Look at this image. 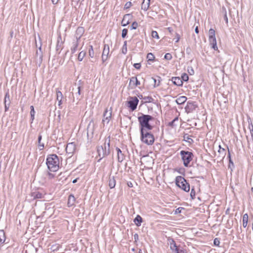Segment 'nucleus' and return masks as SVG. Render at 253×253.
Listing matches in <instances>:
<instances>
[{
  "mask_svg": "<svg viewBox=\"0 0 253 253\" xmlns=\"http://www.w3.org/2000/svg\"><path fill=\"white\" fill-rule=\"evenodd\" d=\"M151 36L153 38H156L157 39H159V37L158 33L155 31H153L151 33Z\"/></svg>",
  "mask_w": 253,
  "mask_h": 253,
  "instance_id": "38",
  "label": "nucleus"
},
{
  "mask_svg": "<svg viewBox=\"0 0 253 253\" xmlns=\"http://www.w3.org/2000/svg\"><path fill=\"white\" fill-rule=\"evenodd\" d=\"M4 104H10V95L8 92H7L5 93V97L4 99Z\"/></svg>",
  "mask_w": 253,
  "mask_h": 253,
  "instance_id": "27",
  "label": "nucleus"
},
{
  "mask_svg": "<svg viewBox=\"0 0 253 253\" xmlns=\"http://www.w3.org/2000/svg\"><path fill=\"white\" fill-rule=\"evenodd\" d=\"M116 150L117 151L118 161L122 162L124 159V155L119 148H117Z\"/></svg>",
  "mask_w": 253,
  "mask_h": 253,
  "instance_id": "20",
  "label": "nucleus"
},
{
  "mask_svg": "<svg viewBox=\"0 0 253 253\" xmlns=\"http://www.w3.org/2000/svg\"><path fill=\"white\" fill-rule=\"evenodd\" d=\"M78 41H76L73 43V45L71 47V50L72 54L74 53L78 49Z\"/></svg>",
  "mask_w": 253,
  "mask_h": 253,
  "instance_id": "25",
  "label": "nucleus"
},
{
  "mask_svg": "<svg viewBox=\"0 0 253 253\" xmlns=\"http://www.w3.org/2000/svg\"><path fill=\"white\" fill-rule=\"evenodd\" d=\"M175 183L176 185L181 189L186 192H189L190 190V185L187 182L186 179L181 176H177L175 178Z\"/></svg>",
  "mask_w": 253,
  "mask_h": 253,
  "instance_id": "5",
  "label": "nucleus"
},
{
  "mask_svg": "<svg viewBox=\"0 0 253 253\" xmlns=\"http://www.w3.org/2000/svg\"><path fill=\"white\" fill-rule=\"evenodd\" d=\"M59 159L57 155L53 154L47 157L46 164L50 171L55 172L59 169Z\"/></svg>",
  "mask_w": 253,
  "mask_h": 253,
  "instance_id": "1",
  "label": "nucleus"
},
{
  "mask_svg": "<svg viewBox=\"0 0 253 253\" xmlns=\"http://www.w3.org/2000/svg\"><path fill=\"white\" fill-rule=\"evenodd\" d=\"M109 53V46L108 44H105L102 54V60L104 62L107 60Z\"/></svg>",
  "mask_w": 253,
  "mask_h": 253,
  "instance_id": "11",
  "label": "nucleus"
},
{
  "mask_svg": "<svg viewBox=\"0 0 253 253\" xmlns=\"http://www.w3.org/2000/svg\"><path fill=\"white\" fill-rule=\"evenodd\" d=\"M63 95L62 92L59 90H56V99L58 102V105L60 106L62 104V99Z\"/></svg>",
  "mask_w": 253,
  "mask_h": 253,
  "instance_id": "19",
  "label": "nucleus"
},
{
  "mask_svg": "<svg viewBox=\"0 0 253 253\" xmlns=\"http://www.w3.org/2000/svg\"><path fill=\"white\" fill-rule=\"evenodd\" d=\"M142 221V218L139 215H137L134 219V222L137 226H140Z\"/></svg>",
  "mask_w": 253,
  "mask_h": 253,
  "instance_id": "23",
  "label": "nucleus"
},
{
  "mask_svg": "<svg viewBox=\"0 0 253 253\" xmlns=\"http://www.w3.org/2000/svg\"><path fill=\"white\" fill-rule=\"evenodd\" d=\"M141 140L147 145H152L154 142V137L153 135L146 130H141Z\"/></svg>",
  "mask_w": 253,
  "mask_h": 253,
  "instance_id": "4",
  "label": "nucleus"
},
{
  "mask_svg": "<svg viewBox=\"0 0 253 253\" xmlns=\"http://www.w3.org/2000/svg\"><path fill=\"white\" fill-rule=\"evenodd\" d=\"M77 94H78V95H80L81 94V87L80 86L78 87Z\"/></svg>",
  "mask_w": 253,
  "mask_h": 253,
  "instance_id": "56",
  "label": "nucleus"
},
{
  "mask_svg": "<svg viewBox=\"0 0 253 253\" xmlns=\"http://www.w3.org/2000/svg\"><path fill=\"white\" fill-rule=\"evenodd\" d=\"M127 185L130 187H132L133 186L132 183L131 182L128 183Z\"/></svg>",
  "mask_w": 253,
  "mask_h": 253,
  "instance_id": "61",
  "label": "nucleus"
},
{
  "mask_svg": "<svg viewBox=\"0 0 253 253\" xmlns=\"http://www.w3.org/2000/svg\"><path fill=\"white\" fill-rule=\"evenodd\" d=\"M84 33V29L83 27H79L77 29L75 34L76 41H78L81 38Z\"/></svg>",
  "mask_w": 253,
  "mask_h": 253,
  "instance_id": "13",
  "label": "nucleus"
},
{
  "mask_svg": "<svg viewBox=\"0 0 253 253\" xmlns=\"http://www.w3.org/2000/svg\"><path fill=\"white\" fill-rule=\"evenodd\" d=\"M195 191L194 190V188H192L191 189V193H190V196H191V197L192 199H194L195 198Z\"/></svg>",
  "mask_w": 253,
  "mask_h": 253,
  "instance_id": "44",
  "label": "nucleus"
},
{
  "mask_svg": "<svg viewBox=\"0 0 253 253\" xmlns=\"http://www.w3.org/2000/svg\"><path fill=\"white\" fill-rule=\"evenodd\" d=\"M116 185V180L114 178V176H112V177H111L110 176L109 177V186L110 187V188H113L115 187Z\"/></svg>",
  "mask_w": 253,
  "mask_h": 253,
  "instance_id": "21",
  "label": "nucleus"
},
{
  "mask_svg": "<svg viewBox=\"0 0 253 253\" xmlns=\"http://www.w3.org/2000/svg\"><path fill=\"white\" fill-rule=\"evenodd\" d=\"M181 79L184 81H187L189 79V77L187 74L184 73L181 76Z\"/></svg>",
  "mask_w": 253,
  "mask_h": 253,
  "instance_id": "40",
  "label": "nucleus"
},
{
  "mask_svg": "<svg viewBox=\"0 0 253 253\" xmlns=\"http://www.w3.org/2000/svg\"><path fill=\"white\" fill-rule=\"evenodd\" d=\"M168 30L169 33H171L172 32V30L171 28L169 27L168 28Z\"/></svg>",
  "mask_w": 253,
  "mask_h": 253,
  "instance_id": "62",
  "label": "nucleus"
},
{
  "mask_svg": "<svg viewBox=\"0 0 253 253\" xmlns=\"http://www.w3.org/2000/svg\"><path fill=\"white\" fill-rule=\"evenodd\" d=\"M127 33V30L126 29H124L122 30V37L123 38H125Z\"/></svg>",
  "mask_w": 253,
  "mask_h": 253,
  "instance_id": "42",
  "label": "nucleus"
},
{
  "mask_svg": "<svg viewBox=\"0 0 253 253\" xmlns=\"http://www.w3.org/2000/svg\"><path fill=\"white\" fill-rule=\"evenodd\" d=\"M134 239L135 240V241H136L138 240V235L137 234H135L134 235Z\"/></svg>",
  "mask_w": 253,
  "mask_h": 253,
  "instance_id": "54",
  "label": "nucleus"
},
{
  "mask_svg": "<svg viewBox=\"0 0 253 253\" xmlns=\"http://www.w3.org/2000/svg\"><path fill=\"white\" fill-rule=\"evenodd\" d=\"M252 129H250V132H251V134L252 137L253 139V126H252ZM250 129H251V128H250Z\"/></svg>",
  "mask_w": 253,
  "mask_h": 253,
  "instance_id": "57",
  "label": "nucleus"
},
{
  "mask_svg": "<svg viewBox=\"0 0 253 253\" xmlns=\"http://www.w3.org/2000/svg\"><path fill=\"white\" fill-rule=\"evenodd\" d=\"M91 123H90L88 125V127H87V131L88 132L89 131V129H90L91 130V133L92 134L93 133V129L92 128H90L91 127Z\"/></svg>",
  "mask_w": 253,
  "mask_h": 253,
  "instance_id": "53",
  "label": "nucleus"
},
{
  "mask_svg": "<svg viewBox=\"0 0 253 253\" xmlns=\"http://www.w3.org/2000/svg\"><path fill=\"white\" fill-rule=\"evenodd\" d=\"M77 181V179H75L73 180V183H76Z\"/></svg>",
  "mask_w": 253,
  "mask_h": 253,
  "instance_id": "64",
  "label": "nucleus"
},
{
  "mask_svg": "<svg viewBox=\"0 0 253 253\" xmlns=\"http://www.w3.org/2000/svg\"><path fill=\"white\" fill-rule=\"evenodd\" d=\"M30 109H31V111H30L31 118L32 121L33 122L34 120L35 111L34 110V107L33 106H31Z\"/></svg>",
  "mask_w": 253,
  "mask_h": 253,
  "instance_id": "30",
  "label": "nucleus"
},
{
  "mask_svg": "<svg viewBox=\"0 0 253 253\" xmlns=\"http://www.w3.org/2000/svg\"><path fill=\"white\" fill-rule=\"evenodd\" d=\"M59 0H51L52 1V3L53 4H56L58 3V1H59Z\"/></svg>",
  "mask_w": 253,
  "mask_h": 253,
  "instance_id": "55",
  "label": "nucleus"
},
{
  "mask_svg": "<svg viewBox=\"0 0 253 253\" xmlns=\"http://www.w3.org/2000/svg\"><path fill=\"white\" fill-rule=\"evenodd\" d=\"M209 37H214L215 36V31L213 29H210L209 32Z\"/></svg>",
  "mask_w": 253,
  "mask_h": 253,
  "instance_id": "36",
  "label": "nucleus"
},
{
  "mask_svg": "<svg viewBox=\"0 0 253 253\" xmlns=\"http://www.w3.org/2000/svg\"><path fill=\"white\" fill-rule=\"evenodd\" d=\"M34 197L35 198L40 199L42 197V194H41L39 192H35V193H34Z\"/></svg>",
  "mask_w": 253,
  "mask_h": 253,
  "instance_id": "39",
  "label": "nucleus"
},
{
  "mask_svg": "<svg viewBox=\"0 0 253 253\" xmlns=\"http://www.w3.org/2000/svg\"><path fill=\"white\" fill-rule=\"evenodd\" d=\"M88 54L91 58H93L94 57V51L93 49V46L91 45H89Z\"/></svg>",
  "mask_w": 253,
  "mask_h": 253,
  "instance_id": "32",
  "label": "nucleus"
},
{
  "mask_svg": "<svg viewBox=\"0 0 253 253\" xmlns=\"http://www.w3.org/2000/svg\"><path fill=\"white\" fill-rule=\"evenodd\" d=\"M165 58L168 60H170L172 58V55L170 53H166L165 55Z\"/></svg>",
  "mask_w": 253,
  "mask_h": 253,
  "instance_id": "41",
  "label": "nucleus"
},
{
  "mask_svg": "<svg viewBox=\"0 0 253 253\" xmlns=\"http://www.w3.org/2000/svg\"><path fill=\"white\" fill-rule=\"evenodd\" d=\"M150 0H143L141 4V8L144 11H147L150 6Z\"/></svg>",
  "mask_w": 253,
  "mask_h": 253,
  "instance_id": "17",
  "label": "nucleus"
},
{
  "mask_svg": "<svg viewBox=\"0 0 253 253\" xmlns=\"http://www.w3.org/2000/svg\"><path fill=\"white\" fill-rule=\"evenodd\" d=\"M132 16L130 14H127L124 16L123 19L122 21V25L126 26L129 23V21L131 19Z\"/></svg>",
  "mask_w": 253,
  "mask_h": 253,
  "instance_id": "12",
  "label": "nucleus"
},
{
  "mask_svg": "<svg viewBox=\"0 0 253 253\" xmlns=\"http://www.w3.org/2000/svg\"><path fill=\"white\" fill-rule=\"evenodd\" d=\"M220 243V242L219 240H218L217 238H215L214 240V244L216 246H218Z\"/></svg>",
  "mask_w": 253,
  "mask_h": 253,
  "instance_id": "48",
  "label": "nucleus"
},
{
  "mask_svg": "<svg viewBox=\"0 0 253 253\" xmlns=\"http://www.w3.org/2000/svg\"><path fill=\"white\" fill-rule=\"evenodd\" d=\"M195 32L196 33L198 34L199 33V30H198V27L196 26L195 29Z\"/></svg>",
  "mask_w": 253,
  "mask_h": 253,
  "instance_id": "60",
  "label": "nucleus"
},
{
  "mask_svg": "<svg viewBox=\"0 0 253 253\" xmlns=\"http://www.w3.org/2000/svg\"><path fill=\"white\" fill-rule=\"evenodd\" d=\"M97 152L100 157L99 162L110 154V139H105L104 144L98 147Z\"/></svg>",
  "mask_w": 253,
  "mask_h": 253,
  "instance_id": "2",
  "label": "nucleus"
},
{
  "mask_svg": "<svg viewBox=\"0 0 253 253\" xmlns=\"http://www.w3.org/2000/svg\"><path fill=\"white\" fill-rule=\"evenodd\" d=\"M187 100V97L186 96H182L178 97L176 100V102L178 104H182L184 103Z\"/></svg>",
  "mask_w": 253,
  "mask_h": 253,
  "instance_id": "22",
  "label": "nucleus"
},
{
  "mask_svg": "<svg viewBox=\"0 0 253 253\" xmlns=\"http://www.w3.org/2000/svg\"><path fill=\"white\" fill-rule=\"evenodd\" d=\"M148 61H153L154 60L155 56L152 53H149L147 55Z\"/></svg>",
  "mask_w": 253,
  "mask_h": 253,
  "instance_id": "34",
  "label": "nucleus"
},
{
  "mask_svg": "<svg viewBox=\"0 0 253 253\" xmlns=\"http://www.w3.org/2000/svg\"><path fill=\"white\" fill-rule=\"evenodd\" d=\"M85 52L83 51H81L78 55V60L80 61H82L84 57L85 56Z\"/></svg>",
  "mask_w": 253,
  "mask_h": 253,
  "instance_id": "31",
  "label": "nucleus"
},
{
  "mask_svg": "<svg viewBox=\"0 0 253 253\" xmlns=\"http://www.w3.org/2000/svg\"><path fill=\"white\" fill-rule=\"evenodd\" d=\"M59 39L61 40V37H59L58 38L57 40V46H56V49L58 50L61 48V44H62V42H60Z\"/></svg>",
  "mask_w": 253,
  "mask_h": 253,
  "instance_id": "37",
  "label": "nucleus"
},
{
  "mask_svg": "<svg viewBox=\"0 0 253 253\" xmlns=\"http://www.w3.org/2000/svg\"><path fill=\"white\" fill-rule=\"evenodd\" d=\"M177 120H178V118H177V117L175 118L174 120H173L171 122H170L169 123V125L170 126H172L173 125L174 122L176 121H177Z\"/></svg>",
  "mask_w": 253,
  "mask_h": 253,
  "instance_id": "50",
  "label": "nucleus"
},
{
  "mask_svg": "<svg viewBox=\"0 0 253 253\" xmlns=\"http://www.w3.org/2000/svg\"><path fill=\"white\" fill-rule=\"evenodd\" d=\"M171 81L176 85L180 86L182 85V81L179 77H172Z\"/></svg>",
  "mask_w": 253,
  "mask_h": 253,
  "instance_id": "16",
  "label": "nucleus"
},
{
  "mask_svg": "<svg viewBox=\"0 0 253 253\" xmlns=\"http://www.w3.org/2000/svg\"><path fill=\"white\" fill-rule=\"evenodd\" d=\"M175 36H176V39L175 41V42H178L180 38V35L178 33H176Z\"/></svg>",
  "mask_w": 253,
  "mask_h": 253,
  "instance_id": "49",
  "label": "nucleus"
},
{
  "mask_svg": "<svg viewBox=\"0 0 253 253\" xmlns=\"http://www.w3.org/2000/svg\"><path fill=\"white\" fill-rule=\"evenodd\" d=\"M178 253H186V251L184 250H179L178 249Z\"/></svg>",
  "mask_w": 253,
  "mask_h": 253,
  "instance_id": "58",
  "label": "nucleus"
},
{
  "mask_svg": "<svg viewBox=\"0 0 253 253\" xmlns=\"http://www.w3.org/2000/svg\"><path fill=\"white\" fill-rule=\"evenodd\" d=\"M138 27V23L136 22H133L131 26V29H136Z\"/></svg>",
  "mask_w": 253,
  "mask_h": 253,
  "instance_id": "43",
  "label": "nucleus"
},
{
  "mask_svg": "<svg viewBox=\"0 0 253 253\" xmlns=\"http://www.w3.org/2000/svg\"><path fill=\"white\" fill-rule=\"evenodd\" d=\"M5 240V237L4 235V233L3 230L0 231V242L1 243V244H3L4 243Z\"/></svg>",
  "mask_w": 253,
  "mask_h": 253,
  "instance_id": "28",
  "label": "nucleus"
},
{
  "mask_svg": "<svg viewBox=\"0 0 253 253\" xmlns=\"http://www.w3.org/2000/svg\"><path fill=\"white\" fill-rule=\"evenodd\" d=\"M218 152L221 155V157L223 158L225 156L226 152L225 149L221 148L220 145H219V150Z\"/></svg>",
  "mask_w": 253,
  "mask_h": 253,
  "instance_id": "29",
  "label": "nucleus"
},
{
  "mask_svg": "<svg viewBox=\"0 0 253 253\" xmlns=\"http://www.w3.org/2000/svg\"><path fill=\"white\" fill-rule=\"evenodd\" d=\"M209 42L211 47L215 50H217L218 47L216 45V40L215 37H209Z\"/></svg>",
  "mask_w": 253,
  "mask_h": 253,
  "instance_id": "14",
  "label": "nucleus"
},
{
  "mask_svg": "<svg viewBox=\"0 0 253 253\" xmlns=\"http://www.w3.org/2000/svg\"><path fill=\"white\" fill-rule=\"evenodd\" d=\"M188 72L190 75H193L194 73L193 69L191 67H190V69H188Z\"/></svg>",
  "mask_w": 253,
  "mask_h": 253,
  "instance_id": "51",
  "label": "nucleus"
},
{
  "mask_svg": "<svg viewBox=\"0 0 253 253\" xmlns=\"http://www.w3.org/2000/svg\"><path fill=\"white\" fill-rule=\"evenodd\" d=\"M132 5L131 2L130 1L127 2L125 5V8L126 9H128L131 7Z\"/></svg>",
  "mask_w": 253,
  "mask_h": 253,
  "instance_id": "45",
  "label": "nucleus"
},
{
  "mask_svg": "<svg viewBox=\"0 0 253 253\" xmlns=\"http://www.w3.org/2000/svg\"><path fill=\"white\" fill-rule=\"evenodd\" d=\"M152 79L153 80V81L154 82L155 85H156V80L154 78H152Z\"/></svg>",
  "mask_w": 253,
  "mask_h": 253,
  "instance_id": "63",
  "label": "nucleus"
},
{
  "mask_svg": "<svg viewBox=\"0 0 253 253\" xmlns=\"http://www.w3.org/2000/svg\"><path fill=\"white\" fill-rule=\"evenodd\" d=\"M48 175L49 178H52L54 177V175L51 173L48 172Z\"/></svg>",
  "mask_w": 253,
  "mask_h": 253,
  "instance_id": "59",
  "label": "nucleus"
},
{
  "mask_svg": "<svg viewBox=\"0 0 253 253\" xmlns=\"http://www.w3.org/2000/svg\"><path fill=\"white\" fill-rule=\"evenodd\" d=\"M248 215L247 213H245L243 216V226L246 228L248 224Z\"/></svg>",
  "mask_w": 253,
  "mask_h": 253,
  "instance_id": "24",
  "label": "nucleus"
},
{
  "mask_svg": "<svg viewBox=\"0 0 253 253\" xmlns=\"http://www.w3.org/2000/svg\"><path fill=\"white\" fill-rule=\"evenodd\" d=\"M138 102V99L137 97H132L131 98V100L128 101V104L129 105L128 106L133 111L136 108Z\"/></svg>",
  "mask_w": 253,
  "mask_h": 253,
  "instance_id": "9",
  "label": "nucleus"
},
{
  "mask_svg": "<svg viewBox=\"0 0 253 253\" xmlns=\"http://www.w3.org/2000/svg\"><path fill=\"white\" fill-rule=\"evenodd\" d=\"M140 84V82L137 80L136 77H133L130 78L129 81V85L132 86V87H135L138 85H139Z\"/></svg>",
  "mask_w": 253,
  "mask_h": 253,
  "instance_id": "15",
  "label": "nucleus"
},
{
  "mask_svg": "<svg viewBox=\"0 0 253 253\" xmlns=\"http://www.w3.org/2000/svg\"><path fill=\"white\" fill-rule=\"evenodd\" d=\"M10 104H4L5 111H7L9 107Z\"/></svg>",
  "mask_w": 253,
  "mask_h": 253,
  "instance_id": "52",
  "label": "nucleus"
},
{
  "mask_svg": "<svg viewBox=\"0 0 253 253\" xmlns=\"http://www.w3.org/2000/svg\"><path fill=\"white\" fill-rule=\"evenodd\" d=\"M224 19L226 23L227 24L228 22V18H227V16L226 11L225 10V14L224 15Z\"/></svg>",
  "mask_w": 253,
  "mask_h": 253,
  "instance_id": "47",
  "label": "nucleus"
},
{
  "mask_svg": "<svg viewBox=\"0 0 253 253\" xmlns=\"http://www.w3.org/2000/svg\"><path fill=\"white\" fill-rule=\"evenodd\" d=\"M153 119L151 116L148 115H142L138 117V120L141 126L140 130H146V129L149 130H151L152 126L149 124V122Z\"/></svg>",
  "mask_w": 253,
  "mask_h": 253,
  "instance_id": "3",
  "label": "nucleus"
},
{
  "mask_svg": "<svg viewBox=\"0 0 253 253\" xmlns=\"http://www.w3.org/2000/svg\"><path fill=\"white\" fill-rule=\"evenodd\" d=\"M184 140L190 143L193 142V140L192 138L190 137V136L188 134H185L183 136Z\"/></svg>",
  "mask_w": 253,
  "mask_h": 253,
  "instance_id": "33",
  "label": "nucleus"
},
{
  "mask_svg": "<svg viewBox=\"0 0 253 253\" xmlns=\"http://www.w3.org/2000/svg\"><path fill=\"white\" fill-rule=\"evenodd\" d=\"M42 140V135H39L38 137V147L40 150H42L44 148L43 143H41V141Z\"/></svg>",
  "mask_w": 253,
  "mask_h": 253,
  "instance_id": "26",
  "label": "nucleus"
},
{
  "mask_svg": "<svg viewBox=\"0 0 253 253\" xmlns=\"http://www.w3.org/2000/svg\"><path fill=\"white\" fill-rule=\"evenodd\" d=\"M133 66L137 69H139L141 67L140 63H135Z\"/></svg>",
  "mask_w": 253,
  "mask_h": 253,
  "instance_id": "46",
  "label": "nucleus"
},
{
  "mask_svg": "<svg viewBox=\"0 0 253 253\" xmlns=\"http://www.w3.org/2000/svg\"><path fill=\"white\" fill-rule=\"evenodd\" d=\"M183 165L185 167H188L190 162L192 160L193 154L192 152L185 151H181L180 152Z\"/></svg>",
  "mask_w": 253,
  "mask_h": 253,
  "instance_id": "6",
  "label": "nucleus"
},
{
  "mask_svg": "<svg viewBox=\"0 0 253 253\" xmlns=\"http://www.w3.org/2000/svg\"><path fill=\"white\" fill-rule=\"evenodd\" d=\"M112 109L110 108L109 109H106L103 114V119L102 122L106 124H108L112 117Z\"/></svg>",
  "mask_w": 253,
  "mask_h": 253,
  "instance_id": "7",
  "label": "nucleus"
},
{
  "mask_svg": "<svg viewBox=\"0 0 253 253\" xmlns=\"http://www.w3.org/2000/svg\"><path fill=\"white\" fill-rule=\"evenodd\" d=\"M169 244L172 253H178V248L173 239H169Z\"/></svg>",
  "mask_w": 253,
  "mask_h": 253,
  "instance_id": "10",
  "label": "nucleus"
},
{
  "mask_svg": "<svg viewBox=\"0 0 253 253\" xmlns=\"http://www.w3.org/2000/svg\"><path fill=\"white\" fill-rule=\"evenodd\" d=\"M122 52L124 54H126L127 52V46H126V41H125L124 42V44L123 46Z\"/></svg>",
  "mask_w": 253,
  "mask_h": 253,
  "instance_id": "35",
  "label": "nucleus"
},
{
  "mask_svg": "<svg viewBox=\"0 0 253 253\" xmlns=\"http://www.w3.org/2000/svg\"><path fill=\"white\" fill-rule=\"evenodd\" d=\"M75 198L73 195H69L68 200V207H72L74 205L75 202Z\"/></svg>",
  "mask_w": 253,
  "mask_h": 253,
  "instance_id": "18",
  "label": "nucleus"
},
{
  "mask_svg": "<svg viewBox=\"0 0 253 253\" xmlns=\"http://www.w3.org/2000/svg\"><path fill=\"white\" fill-rule=\"evenodd\" d=\"M76 150V145L74 143L67 144L66 148V153L71 157Z\"/></svg>",
  "mask_w": 253,
  "mask_h": 253,
  "instance_id": "8",
  "label": "nucleus"
}]
</instances>
